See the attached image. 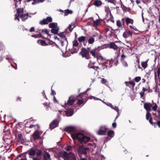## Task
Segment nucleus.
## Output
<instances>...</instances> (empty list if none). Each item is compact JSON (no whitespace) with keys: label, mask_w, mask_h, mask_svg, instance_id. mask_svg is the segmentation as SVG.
Segmentation results:
<instances>
[{"label":"nucleus","mask_w":160,"mask_h":160,"mask_svg":"<svg viewBox=\"0 0 160 160\" xmlns=\"http://www.w3.org/2000/svg\"><path fill=\"white\" fill-rule=\"evenodd\" d=\"M71 136L73 140L78 139L81 143H85L89 141L92 142L90 138L81 133H71Z\"/></svg>","instance_id":"1"},{"label":"nucleus","mask_w":160,"mask_h":160,"mask_svg":"<svg viewBox=\"0 0 160 160\" xmlns=\"http://www.w3.org/2000/svg\"><path fill=\"white\" fill-rule=\"evenodd\" d=\"M82 93H80L78 95H72L69 97L67 102L65 103V105L66 106L67 105L71 106L72 105L75 101L77 99L78 97H80L81 98L82 97Z\"/></svg>","instance_id":"2"},{"label":"nucleus","mask_w":160,"mask_h":160,"mask_svg":"<svg viewBox=\"0 0 160 160\" xmlns=\"http://www.w3.org/2000/svg\"><path fill=\"white\" fill-rule=\"evenodd\" d=\"M89 52L85 48H83L80 52L82 58H85L87 59H89L90 58L89 55Z\"/></svg>","instance_id":"3"},{"label":"nucleus","mask_w":160,"mask_h":160,"mask_svg":"<svg viewBox=\"0 0 160 160\" xmlns=\"http://www.w3.org/2000/svg\"><path fill=\"white\" fill-rule=\"evenodd\" d=\"M59 123V121L57 119L53 120L49 125L50 129L52 130L57 127Z\"/></svg>","instance_id":"4"},{"label":"nucleus","mask_w":160,"mask_h":160,"mask_svg":"<svg viewBox=\"0 0 160 160\" xmlns=\"http://www.w3.org/2000/svg\"><path fill=\"white\" fill-rule=\"evenodd\" d=\"M125 83L127 86L131 88H133L135 84L134 82L132 81H131L129 82H125Z\"/></svg>","instance_id":"5"},{"label":"nucleus","mask_w":160,"mask_h":160,"mask_svg":"<svg viewBox=\"0 0 160 160\" xmlns=\"http://www.w3.org/2000/svg\"><path fill=\"white\" fill-rule=\"evenodd\" d=\"M152 106V104L150 103H145L144 104V108L147 112H149L151 111V108Z\"/></svg>","instance_id":"6"},{"label":"nucleus","mask_w":160,"mask_h":160,"mask_svg":"<svg viewBox=\"0 0 160 160\" xmlns=\"http://www.w3.org/2000/svg\"><path fill=\"white\" fill-rule=\"evenodd\" d=\"M108 47L114 50H117L118 48V47L113 42H111L109 44H108Z\"/></svg>","instance_id":"7"},{"label":"nucleus","mask_w":160,"mask_h":160,"mask_svg":"<svg viewBox=\"0 0 160 160\" xmlns=\"http://www.w3.org/2000/svg\"><path fill=\"white\" fill-rule=\"evenodd\" d=\"M132 32L129 30L127 32H125L123 34V37L125 38H128L132 36Z\"/></svg>","instance_id":"8"},{"label":"nucleus","mask_w":160,"mask_h":160,"mask_svg":"<svg viewBox=\"0 0 160 160\" xmlns=\"http://www.w3.org/2000/svg\"><path fill=\"white\" fill-rule=\"evenodd\" d=\"M125 21L127 26L129 24H133L134 23L133 20L128 17H125Z\"/></svg>","instance_id":"9"},{"label":"nucleus","mask_w":160,"mask_h":160,"mask_svg":"<svg viewBox=\"0 0 160 160\" xmlns=\"http://www.w3.org/2000/svg\"><path fill=\"white\" fill-rule=\"evenodd\" d=\"M79 129L75 126H69L65 127L63 130H79Z\"/></svg>","instance_id":"10"},{"label":"nucleus","mask_w":160,"mask_h":160,"mask_svg":"<svg viewBox=\"0 0 160 160\" xmlns=\"http://www.w3.org/2000/svg\"><path fill=\"white\" fill-rule=\"evenodd\" d=\"M28 17L29 14L28 13L22 14L20 15V17L21 18L22 21H24L28 19Z\"/></svg>","instance_id":"11"},{"label":"nucleus","mask_w":160,"mask_h":160,"mask_svg":"<svg viewBox=\"0 0 160 160\" xmlns=\"http://www.w3.org/2000/svg\"><path fill=\"white\" fill-rule=\"evenodd\" d=\"M65 113L67 116H72L74 113L73 109L72 108H70L68 110L66 111Z\"/></svg>","instance_id":"12"},{"label":"nucleus","mask_w":160,"mask_h":160,"mask_svg":"<svg viewBox=\"0 0 160 160\" xmlns=\"http://www.w3.org/2000/svg\"><path fill=\"white\" fill-rule=\"evenodd\" d=\"M61 155L64 160H69V153L66 152H62Z\"/></svg>","instance_id":"13"},{"label":"nucleus","mask_w":160,"mask_h":160,"mask_svg":"<svg viewBox=\"0 0 160 160\" xmlns=\"http://www.w3.org/2000/svg\"><path fill=\"white\" fill-rule=\"evenodd\" d=\"M102 20L99 19H97L95 21H93V23L92 26L93 27H96L97 26H98L100 24V21H102Z\"/></svg>","instance_id":"14"},{"label":"nucleus","mask_w":160,"mask_h":160,"mask_svg":"<svg viewBox=\"0 0 160 160\" xmlns=\"http://www.w3.org/2000/svg\"><path fill=\"white\" fill-rule=\"evenodd\" d=\"M102 4V3L100 0H95L93 5L97 7H99Z\"/></svg>","instance_id":"15"},{"label":"nucleus","mask_w":160,"mask_h":160,"mask_svg":"<svg viewBox=\"0 0 160 160\" xmlns=\"http://www.w3.org/2000/svg\"><path fill=\"white\" fill-rule=\"evenodd\" d=\"M85 98H82V99H79L78 100L77 102V104L78 105H80L81 104L84 105L86 102Z\"/></svg>","instance_id":"16"},{"label":"nucleus","mask_w":160,"mask_h":160,"mask_svg":"<svg viewBox=\"0 0 160 160\" xmlns=\"http://www.w3.org/2000/svg\"><path fill=\"white\" fill-rule=\"evenodd\" d=\"M149 61V59H147L146 61H142L141 62V65L142 67L144 69L146 68L148 66V62Z\"/></svg>","instance_id":"17"},{"label":"nucleus","mask_w":160,"mask_h":160,"mask_svg":"<svg viewBox=\"0 0 160 160\" xmlns=\"http://www.w3.org/2000/svg\"><path fill=\"white\" fill-rule=\"evenodd\" d=\"M48 27L52 29L58 27V24L56 22H52L50 23L49 24Z\"/></svg>","instance_id":"18"},{"label":"nucleus","mask_w":160,"mask_h":160,"mask_svg":"<svg viewBox=\"0 0 160 160\" xmlns=\"http://www.w3.org/2000/svg\"><path fill=\"white\" fill-rule=\"evenodd\" d=\"M59 30V28L58 27H57L55 28H52L51 30V32L53 34H58V31Z\"/></svg>","instance_id":"19"},{"label":"nucleus","mask_w":160,"mask_h":160,"mask_svg":"<svg viewBox=\"0 0 160 160\" xmlns=\"http://www.w3.org/2000/svg\"><path fill=\"white\" fill-rule=\"evenodd\" d=\"M58 35L63 40H65V41H67V39L66 38L64 32L58 33Z\"/></svg>","instance_id":"20"},{"label":"nucleus","mask_w":160,"mask_h":160,"mask_svg":"<svg viewBox=\"0 0 160 160\" xmlns=\"http://www.w3.org/2000/svg\"><path fill=\"white\" fill-rule=\"evenodd\" d=\"M69 158L71 160H76L75 155L71 152L69 153Z\"/></svg>","instance_id":"21"},{"label":"nucleus","mask_w":160,"mask_h":160,"mask_svg":"<svg viewBox=\"0 0 160 160\" xmlns=\"http://www.w3.org/2000/svg\"><path fill=\"white\" fill-rule=\"evenodd\" d=\"M33 138L34 139H37L40 138L39 135L38 131H36L33 134Z\"/></svg>","instance_id":"22"},{"label":"nucleus","mask_w":160,"mask_h":160,"mask_svg":"<svg viewBox=\"0 0 160 160\" xmlns=\"http://www.w3.org/2000/svg\"><path fill=\"white\" fill-rule=\"evenodd\" d=\"M72 11L71 10L67 9L64 11L65 16H67L68 14H71L72 13Z\"/></svg>","instance_id":"23"},{"label":"nucleus","mask_w":160,"mask_h":160,"mask_svg":"<svg viewBox=\"0 0 160 160\" xmlns=\"http://www.w3.org/2000/svg\"><path fill=\"white\" fill-rule=\"evenodd\" d=\"M36 153L35 150L33 149H31L28 152V154L30 156L34 155Z\"/></svg>","instance_id":"24"},{"label":"nucleus","mask_w":160,"mask_h":160,"mask_svg":"<svg viewBox=\"0 0 160 160\" xmlns=\"http://www.w3.org/2000/svg\"><path fill=\"white\" fill-rule=\"evenodd\" d=\"M50 155L48 153H46L44 155V158L43 160H50Z\"/></svg>","instance_id":"25"},{"label":"nucleus","mask_w":160,"mask_h":160,"mask_svg":"<svg viewBox=\"0 0 160 160\" xmlns=\"http://www.w3.org/2000/svg\"><path fill=\"white\" fill-rule=\"evenodd\" d=\"M107 133V131H98L97 132V134L99 135H105Z\"/></svg>","instance_id":"26"},{"label":"nucleus","mask_w":160,"mask_h":160,"mask_svg":"<svg viewBox=\"0 0 160 160\" xmlns=\"http://www.w3.org/2000/svg\"><path fill=\"white\" fill-rule=\"evenodd\" d=\"M37 42L38 43L40 42L41 45L43 46H46L48 45V44L43 40H38Z\"/></svg>","instance_id":"27"},{"label":"nucleus","mask_w":160,"mask_h":160,"mask_svg":"<svg viewBox=\"0 0 160 160\" xmlns=\"http://www.w3.org/2000/svg\"><path fill=\"white\" fill-rule=\"evenodd\" d=\"M39 31H41L42 33L44 32L48 36H49L50 37H51L49 33V31L46 29H39Z\"/></svg>","instance_id":"28"},{"label":"nucleus","mask_w":160,"mask_h":160,"mask_svg":"<svg viewBox=\"0 0 160 160\" xmlns=\"http://www.w3.org/2000/svg\"><path fill=\"white\" fill-rule=\"evenodd\" d=\"M39 23L41 25H43L48 24V22H47L45 18L43 19L42 20L40 21Z\"/></svg>","instance_id":"29"},{"label":"nucleus","mask_w":160,"mask_h":160,"mask_svg":"<svg viewBox=\"0 0 160 160\" xmlns=\"http://www.w3.org/2000/svg\"><path fill=\"white\" fill-rule=\"evenodd\" d=\"M86 37L84 36H81L78 38V41L80 42H84L86 39Z\"/></svg>","instance_id":"30"},{"label":"nucleus","mask_w":160,"mask_h":160,"mask_svg":"<svg viewBox=\"0 0 160 160\" xmlns=\"http://www.w3.org/2000/svg\"><path fill=\"white\" fill-rule=\"evenodd\" d=\"M23 8H18L17 9V14L20 15L21 13L23 12Z\"/></svg>","instance_id":"31"},{"label":"nucleus","mask_w":160,"mask_h":160,"mask_svg":"<svg viewBox=\"0 0 160 160\" xmlns=\"http://www.w3.org/2000/svg\"><path fill=\"white\" fill-rule=\"evenodd\" d=\"M88 43L90 44H92L95 42V39L93 37H90L88 41Z\"/></svg>","instance_id":"32"},{"label":"nucleus","mask_w":160,"mask_h":160,"mask_svg":"<svg viewBox=\"0 0 160 160\" xmlns=\"http://www.w3.org/2000/svg\"><path fill=\"white\" fill-rule=\"evenodd\" d=\"M32 37H34L35 38H38L41 37L42 38H44L42 36V35L41 33H39L38 34H37L34 35H32Z\"/></svg>","instance_id":"33"},{"label":"nucleus","mask_w":160,"mask_h":160,"mask_svg":"<svg viewBox=\"0 0 160 160\" xmlns=\"http://www.w3.org/2000/svg\"><path fill=\"white\" fill-rule=\"evenodd\" d=\"M96 49H93L92 50L89 52L90 54H91L92 56L95 57H96Z\"/></svg>","instance_id":"34"},{"label":"nucleus","mask_w":160,"mask_h":160,"mask_svg":"<svg viewBox=\"0 0 160 160\" xmlns=\"http://www.w3.org/2000/svg\"><path fill=\"white\" fill-rule=\"evenodd\" d=\"M108 135L110 137H113L114 135L113 131H109L108 132Z\"/></svg>","instance_id":"35"},{"label":"nucleus","mask_w":160,"mask_h":160,"mask_svg":"<svg viewBox=\"0 0 160 160\" xmlns=\"http://www.w3.org/2000/svg\"><path fill=\"white\" fill-rule=\"evenodd\" d=\"M99 130H109L107 126L104 125L100 127Z\"/></svg>","instance_id":"36"},{"label":"nucleus","mask_w":160,"mask_h":160,"mask_svg":"<svg viewBox=\"0 0 160 160\" xmlns=\"http://www.w3.org/2000/svg\"><path fill=\"white\" fill-rule=\"evenodd\" d=\"M60 42L61 46L62 47H63L65 45L64 43H66V44H67V43H68V40H67V41H65V40H61L60 41Z\"/></svg>","instance_id":"37"},{"label":"nucleus","mask_w":160,"mask_h":160,"mask_svg":"<svg viewBox=\"0 0 160 160\" xmlns=\"http://www.w3.org/2000/svg\"><path fill=\"white\" fill-rule=\"evenodd\" d=\"M79 45V43L77 40H74L73 42V46L74 48V47H77Z\"/></svg>","instance_id":"38"},{"label":"nucleus","mask_w":160,"mask_h":160,"mask_svg":"<svg viewBox=\"0 0 160 160\" xmlns=\"http://www.w3.org/2000/svg\"><path fill=\"white\" fill-rule=\"evenodd\" d=\"M150 89V86L149 85L146 86V88L143 87L142 88V92H144L148 90V89Z\"/></svg>","instance_id":"39"},{"label":"nucleus","mask_w":160,"mask_h":160,"mask_svg":"<svg viewBox=\"0 0 160 160\" xmlns=\"http://www.w3.org/2000/svg\"><path fill=\"white\" fill-rule=\"evenodd\" d=\"M116 24L117 26L119 27H122V22L119 20L117 21Z\"/></svg>","instance_id":"40"},{"label":"nucleus","mask_w":160,"mask_h":160,"mask_svg":"<svg viewBox=\"0 0 160 160\" xmlns=\"http://www.w3.org/2000/svg\"><path fill=\"white\" fill-rule=\"evenodd\" d=\"M45 19L48 23L52 22V18L51 17H48Z\"/></svg>","instance_id":"41"},{"label":"nucleus","mask_w":160,"mask_h":160,"mask_svg":"<svg viewBox=\"0 0 160 160\" xmlns=\"http://www.w3.org/2000/svg\"><path fill=\"white\" fill-rule=\"evenodd\" d=\"M151 114L149 112H147L146 114V118L147 120H149V118L151 117Z\"/></svg>","instance_id":"42"},{"label":"nucleus","mask_w":160,"mask_h":160,"mask_svg":"<svg viewBox=\"0 0 160 160\" xmlns=\"http://www.w3.org/2000/svg\"><path fill=\"white\" fill-rule=\"evenodd\" d=\"M18 137L19 140H20L22 142H24V140L22 138V135L21 134H19L18 135Z\"/></svg>","instance_id":"43"},{"label":"nucleus","mask_w":160,"mask_h":160,"mask_svg":"<svg viewBox=\"0 0 160 160\" xmlns=\"http://www.w3.org/2000/svg\"><path fill=\"white\" fill-rule=\"evenodd\" d=\"M33 127H37V128L38 129H39L40 128V127H39V126L38 124L35 125H34L33 124H31V125H30L29 126V128H31Z\"/></svg>","instance_id":"44"},{"label":"nucleus","mask_w":160,"mask_h":160,"mask_svg":"<svg viewBox=\"0 0 160 160\" xmlns=\"http://www.w3.org/2000/svg\"><path fill=\"white\" fill-rule=\"evenodd\" d=\"M89 89H88L87 90H86L85 92H84L82 93V94H81L82 97H81V98H82L83 97L82 96V95H83L84 97H85L86 98H87L88 97V94H86L85 93L88 91L89 90Z\"/></svg>","instance_id":"45"},{"label":"nucleus","mask_w":160,"mask_h":160,"mask_svg":"<svg viewBox=\"0 0 160 160\" xmlns=\"http://www.w3.org/2000/svg\"><path fill=\"white\" fill-rule=\"evenodd\" d=\"M153 104L154 105L152 107V109L153 110L156 111L158 108V105H157L156 103H153Z\"/></svg>","instance_id":"46"},{"label":"nucleus","mask_w":160,"mask_h":160,"mask_svg":"<svg viewBox=\"0 0 160 160\" xmlns=\"http://www.w3.org/2000/svg\"><path fill=\"white\" fill-rule=\"evenodd\" d=\"M106 1H108V2H110L115 5L116 3V1L115 0H105Z\"/></svg>","instance_id":"47"},{"label":"nucleus","mask_w":160,"mask_h":160,"mask_svg":"<svg viewBox=\"0 0 160 160\" xmlns=\"http://www.w3.org/2000/svg\"><path fill=\"white\" fill-rule=\"evenodd\" d=\"M21 123H20V122L18 123L16 125H15L16 128L20 129V130H21V129L20 128L21 127Z\"/></svg>","instance_id":"48"},{"label":"nucleus","mask_w":160,"mask_h":160,"mask_svg":"<svg viewBox=\"0 0 160 160\" xmlns=\"http://www.w3.org/2000/svg\"><path fill=\"white\" fill-rule=\"evenodd\" d=\"M72 25H73V24L72 23L71 24H69L68 27V29L69 30V31L70 32H72L73 29V28H72Z\"/></svg>","instance_id":"49"},{"label":"nucleus","mask_w":160,"mask_h":160,"mask_svg":"<svg viewBox=\"0 0 160 160\" xmlns=\"http://www.w3.org/2000/svg\"><path fill=\"white\" fill-rule=\"evenodd\" d=\"M141 79V78L140 77H137L135 78L134 80L137 82H139Z\"/></svg>","instance_id":"50"},{"label":"nucleus","mask_w":160,"mask_h":160,"mask_svg":"<svg viewBox=\"0 0 160 160\" xmlns=\"http://www.w3.org/2000/svg\"><path fill=\"white\" fill-rule=\"evenodd\" d=\"M20 15H19V14L16 13L15 15V17L14 18V20H16V19H17L18 20V21H20V20H19V18L18 17L19 16L20 17Z\"/></svg>","instance_id":"51"},{"label":"nucleus","mask_w":160,"mask_h":160,"mask_svg":"<svg viewBox=\"0 0 160 160\" xmlns=\"http://www.w3.org/2000/svg\"><path fill=\"white\" fill-rule=\"evenodd\" d=\"M157 72L158 74V78L159 79L160 78V67L158 68V70H157Z\"/></svg>","instance_id":"52"},{"label":"nucleus","mask_w":160,"mask_h":160,"mask_svg":"<svg viewBox=\"0 0 160 160\" xmlns=\"http://www.w3.org/2000/svg\"><path fill=\"white\" fill-rule=\"evenodd\" d=\"M101 82L102 84H105L107 82V81L106 79H105L104 78H102V80Z\"/></svg>","instance_id":"53"},{"label":"nucleus","mask_w":160,"mask_h":160,"mask_svg":"<svg viewBox=\"0 0 160 160\" xmlns=\"http://www.w3.org/2000/svg\"><path fill=\"white\" fill-rule=\"evenodd\" d=\"M111 17L110 18L109 20L113 23H114V20L113 19V17L111 14Z\"/></svg>","instance_id":"54"},{"label":"nucleus","mask_w":160,"mask_h":160,"mask_svg":"<svg viewBox=\"0 0 160 160\" xmlns=\"http://www.w3.org/2000/svg\"><path fill=\"white\" fill-rule=\"evenodd\" d=\"M72 147L71 146H68L65 148V149L67 151H69L71 150Z\"/></svg>","instance_id":"55"},{"label":"nucleus","mask_w":160,"mask_h":160,"mask_svg":"<svg viewBox=\"0 0 160 160\" xmlns=\"http://www.w3.org/2000/svg\"><path fill=\"white\" fill-rule=\"evenodd\" d=\"M129 27L131 29H133L134 30H135V31H138V29H137V28H136V27H135L134 26H132V25H130L129 26Z\"/></svg>","instance_id":"56"},{"label":"nucleus","mask_w":160,"mask_h":160,"mask_svg":"<svg viewBox=\"0 0 160 160\" xmlns=\"http://www.w3.org/2000/svg\"><path fill=\"white\" fill-rule=\"evenodd\" d=\"M42 154V152L41 150H39L38 152H36V154L37 156H40Z\"/></svg>","instance_id":"57"},{"label":"nucleus","mask_w":160,"mask_h":160,"mask_svg":"<svg viewBox=\"0 0 160 160\" xmlns=\"http://www.w3.org/2000/svg\"><path fill=\"white\" fill-rule=\"evenodd\" d=\"M90 68H93L94 70H96V68H98L99 67L98 66H92L89 67Z\"/></svg>","instance_id":"58"},{"label":"nucleus","mask_w":160,"mask_h":160,"mask_svg":"<svg viewBox=\"0 0 160 160\" xmlns=\"http://www.w3.org/2000/svg\"><path fill=\"white\" fill-rule=\"evenodd\" d=\"M139 94L140 95L141 98L143 97L144 95V92H140Z\"/></svg>","instance_id":"59"},{"label":"nucleus","mask_w":160,"mask_h":160,"mask_svg":"<svg viewBox=\"0 0 160 160\" xmlns=\"http://www.w3.org/2000/svg\"><path fill=\"white\" fill-rule=\"evenodd\" d=\"M125 18H123L121 19V22L122 23V24L124 25V23H125Z\"/></svg>","instance_id":"60"},{"label":"nucleus","mask_w":160,"mask_h":160,"mask_svg":"<svg viewBox=\"0 0 160 160\" xmlns=\"http://www.w3.org/2000/svg\"><path fill=\"white\" fill-rule=\"evenodd\" d=\"M125 57H126V56L124 54H122V55H121V59H123V60L124 59Z\"/></svg>","instance_id":"61"},{"label":"nucleus","mask_w":160,"mask_h":160,"mask_svg":"<svg viewBox=\"0 0 160 160\" xmlns=\"http://www.w3.org/2000/svg\"><path fill=\"white\" fill-rule=\"evenodd\" d=\"M114 32L115 33H118L120 32V30L119 29H116L114 30Z\"/></svg>","instance_id":"62"},{"label":"nucleus","mask_w":160,"mask_h":160,"mask_svg":"<svg viewBox=\"0 0 160 160\" xmlns=\"http://www.w3.org/2000/svg\"><path fill=\"white\" fill-rule=\"evenodd\" d=\"M34 31V28L33 27H32L29 30V32H32Z\"/></svg>","instance_id":"63"},{"label":"nucleus","mask_w":160,"mask_h":160,"mask_svg":"<svg viewBox=\"0 0 160 160\" xmlns=\"http://www.w3.org/2000/svg\"><path fill=\"white\" fill-rule=\"evenodd\" d=\"M156 123L157 125L158 126V127L160 128V120L157 121Z\"/></svg>","instance_id":"64"}]
</instances>
